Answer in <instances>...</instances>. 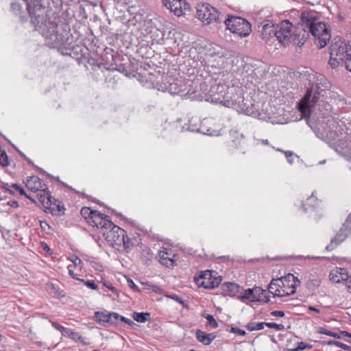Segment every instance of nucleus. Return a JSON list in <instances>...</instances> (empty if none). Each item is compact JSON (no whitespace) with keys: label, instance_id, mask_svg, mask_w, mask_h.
<instances>
[{"label":"nucleus","instance_id":"42","mask_svg":"<svg viewBox=\"0 0 351 351\" xmlns=\"http://www.w3.org/2000/svg\"><path fill=\"white\" fill-rule=\"evenodd\" d=\"M313 348V346L305 342L301 341L298 343V345L296 348H295L294 351L298 350H310Z\"/></svg>","mask_w":351,"mask_h":351},{"label":"nucleus","instance_id":"46","mask_svg":"<svg viewBox=\"0 0 351 351\" xmlns=\"http://www.w3.org/2000/svg\"><path fill=\"white\" fill-rule=\"evenodd\" d=\"M160 263L167 267H173L175 265V261L173 259L169 257H167L166 258H162V261H160Z\"/></svg>","mask_w":351,"mask_h":351},{"label":"nucleus","instance_id":"27","mask_svg":"<svg viewBox=\"0 0 351 351\" xmlns=\"http://www.w3.org/2000/svg\"><path fill=\"white\" fill-rule=\"evenodd\" d=\"M232 138L229 147L232 149H239L245 144L244 136L242 134H239L237 131L230 132Z\"/></svg>","mask_w":351,"mask_h":351},{"label":"nucleus","instance_id":"50","mask_svg":"<svg viewBox=\"0 0 351 351\" xmlns=\"http://www.w3.org/2000/svg\"><path fill=\"white\" fill-rule=\"evenodd\" d=\"M230 332L234 334H238L241 336H245L246 332L245 330L239 328L238 327H232Z\"/></svg>","mask_w":351,"mask_h":351},{"label":"nucleus","instance_id":"56","mask_svg":"<svg viewBox=\"0 0 351 351\" xmlns=\"http://www.w3.org/2000/svg\"><path fill=\"white\" fill-rule=\"evenodd\" d=\"M25 3H26V5H27V11L28 10H34V4L32 3V2H30L29 1L30 0H23ZM39 0H32V1H38Z\"/></svg>","mask_w":351,"mask_h":351},{"label":"nucleus","instance_id":"61","mask_svg":"<svg viewBox=\"0 0 351 351\" xmlns=\"http://www.w3.org/2000/svg\"><path fill=\"white\" fill-rule=\"evenodd\" d=\"M271 315L272 316H276V317H284L285 312L282 311H274L271 313Z\"/></svg>","mask_w":351,"mask_h":351},{"label":"nucleus","instance_id":"17","mask_svg":"<svg viewBox=\"0 0 351 351\" xmlns=\"http://www.w3.org/2000/svg\"><path fill=\"white\" fill-rule=\"evenodd\" d=\"M88 224L101 229L102 233L112 226V222L109 216L96 210Z\"/></svg>","mask_w":351,"mask_h":351},{"label":"nucleus","instance_id":"4","mask_svg":"<svg viewBox=\"0 0 351 351\" xmlns=\"http://www.w3.org/2000/svg\"><path fill=\"white\" fill-rule=\"evenodd\" d=\"M300 281L292 274L273 278L268 286V291L274 298L286 297L295 293Z\"/></svg>","mask_w":351,"mask_h":351},{"label":"nucleus","instance_id":"58","mask_svg":"<svg viewBox=\"0 0 351 351\" xmlns=\"http://www.w3.org/2000/svg\"><path fill=\"white\" fill-rule=\"evenodd\" d=\"M170 298L176 301L177 302L182 304L184 306H185L184 300L178 295H172L170 296Z\"/></svg>","mask_w":351,"mask_h":351},{"label":"nucleus","instance_id":"63","mask_svg":"<svg viewBox=\"0 0 351 351\" xmlns=\"http://www.w3.org/2000/svg\"><path fill=\"white\" fill-rule=\"evenodd\" d=\"M338 132L339 131H335V132H329L328 134V136L331 139L334 140L337 136H338Z\"/></svg>","mask_w":351,"mask_h":351},{"label":"nucleus","instance_id":"25","mask_svg":"<svg viewBox=\"0 0 351 351\" xmlns=\"http://www.w3.org/2000/svg\"><path fill=\"white\" fill-rule=\"evenodd\" d=\"M162 3L167 9L178 16L182 15V5H186L185 0H162Z\"/></svg>","mask_w":351,"mask_h":351},{"label":"nucleus","instance_id":"11","mask_svg":"<svg viewBox=\"0 0 351 351\" xmlns=\"http://www.w3.org/2000/svg\"><path fill=\"white\" fill-rule=\"evenodd\" d=\"M23 183L29 191L38 193L37 197H53L47 184L36 176H27Z\"/></svg>","mask_w":351,"mask_h":351},{"label":"nucleus","instance_id":"64","mask_svg":"<svg viewBox=\"0 0 351 351\" xmlns=\"http://www.w3.org/2000/svg\"><path fill=\"white\" fill-rule=\"evenodd\" d=\"M209 344L216 338V335L214 333H207Z\"/></svg>","mask_w":351,"mask_h":351},{"label":"nucleus","instance_id":"28","mask_svg":"<svg viewBox=\"0 0 351 351\" xmlns=\"http://www.w3.org/2000/svg\"><path fill=\"white\" fill-rule=\"evenodd\" d=\"M213 78L210 80H206L204 82L200 83L199 84V90L202 92L201 97L204 99L206 101H209L211 95V86L213 84Z\"/></svg>","mask_w":351,"mask_h":351},{"label":"nucleus","instance_id":"35","mask_svg":"<svg viewBox=\"0 0 351 351\" xmlns=\"http://www.w3.org/2000/svg\"><path fill=\"white\" fill-rule=\"evenodd\" d=\"M265 326V322H250L246 325V328L249 331L263 330Z\"/></svg>","mask_w":351,"mask_h":351},{"label":"nucleus","instance_id":"52","mask_svg":"<svg viewBox=\"0 0 351 351\" xmlns=\"http://www.w3.org/2000/svg\"><path fill=\"white\" fill-rule=\"evenodd\" d=\"M285 156L289 163L293 162V153L290 151H287L285 152Z\"/></svg>","mask_w":351,"mask_h":351},{"label":"nucleus","instance_id":"47","mask_svg":"<svg viewBox=\"0 0 351 351\" xmlns=\"http://www.w3.org/2000/svg\"><path fill=\"white\" fill-rule=\"evenodd\" d=\"M103 284L106 287H107L112 292V293L116 296V298H119V291L114 287H113L111 283L104 282Z\"/></svg>","mask_w":351,"mask_h":351},{"label":"nucleus","instance_id":"23","mask_svg":"<svg viewBox=\"0 0 351 351\" xmlns=\"http://www.w3.org/2000/svg\"><path fill=\"white\" fill-rule=\"evenodd\" d=\"M1 189L4 193H8L11 195H24L25 197H31L29 195H27L25 189L18 184H11L9 183H2L0 186Z\"/></svg>","mask_w":351,"mask_h":351},{"label":"nucleus","instance_id":"10","mask_svg":"<svg viewBox=\"0 0 351 351\" xmlns=\"http://www.w3.org/2000/svg\"><path fill=\"white\" fill-rule=\"evenodd\" d=\"M196 17L204 25L217 22L220 12L208 3H199L196 5Z\"/></svg>","mask_w":351,"mask_h":351},{"label":"nucleus","instance_id":"34","mask_svg":"<svg viewBox=\"0 0 351 351\" xmlns=\"http://www.w3.org/2000/svg\"><path fill=\"white\" fill-rule=\"evenodd\" d=\"M95 211V210H91L90 208L88 207H83L81 209L80 213L82 215V217L86 219L87 223H89V221L91 220V217L94 215Z\"/></svg>","mask_w":351,"mask_h":351},{"label":"nucleus","instance_id":"39","mask_svg":"<svg viewBox=\"0 0 351 351\" xmlns=\"http://www.w3.org/2000/svg\"><path fill=\"white\" fill-rule=\"evenodd\" d=\"M62 334V335L67 336L73 339H75V337L79 335V334L77 332H75L73 330H72L71 329H70L69 328H66V327H64Z\"/></svg>","mask_w":351,"mask_h":351},{"label":"nucleus","instance_id":"7","mask_svg":"<svg viewBox=\"0 0 351 351\" xmlns=\"http://www.w3.org/2000/svg\"><path fill=\"white\" fill-rule=\"evenodd\" d=\"M304 95L298 104V110L304 118H309L311 114V108L318 101L321 93L324 91L321 84L311 83Z\"/></svg>","mask_w":351,"mask_h":351},{"label":"nucleus","instance_id":"29","mask_svg":"<svg viewBox=\"0 0 351 351\" xmlns=\"http://www.w3.org/2000/svg\"><path fill=\"white\" fill-rule=\"evenodd\" d=\"M223 289L230 293V296H235L237 293H245V290L242 287L234 282H224L222 285Z\"/></svg>","mask_w":351,"mask_h":351},{"label":"nucleus","instance_id":"49","mask_svg":"<svg viewBox=\"0 0 351 351\" xmlns=\"http://www.w3.org/2000/svg\"><path fill=\"white\" fill-rule=\"evenodd\" d=\"M127 282H128V285L130 288H131L132 289H133L134 291H135L136 292L140 291V289H138V286L136 285V284L134 282V281L132 279L128 278L127 280Z\"/></svg>","mask_w":351,"mask_h":351},{"label":"nucleus","instance_id":"5","mask_svg":"<svg viewBox=\"0 0 351 351\" xmlns=\"http://www.w3.org/2000/svg\"><path fill=\"white\" fill-rule=\"evenodd\" d=\"M193 82L182 77H175L167 75L162 77V82L158 88L163 92L167 91L171 95H178L182 97L190 96L195 91L192 88Z\"/></svg>","mask_w":351,"mask_h":351},{"label":"nucleus","instance_id":"59","mask_svg":"<svg viewBox=\"0 0 351 351\" xmlns=\"http://www.w3.org/2000/svg\"><path fill=\"white\" fill-rule=\"evenodd\" d=\"M73 266L72 265H69L68 266V269H69V275L74 279H76V280H80V279H79L77 277V275L73 272V271L72 270V267Z\"/></svg>","mask_w":351,"mask_h":351},{"label":"nucleus","instance_id":"30","mask_svg":"<svg viewBox=\"0 0 351 351\" xmlns=\"http://www.w3.org/2000/svg\"><path fill=\"white\" fill-rule=\"evenodd\" d=\"M204 124V132H201L202 134H206L208 136H215L217 135V130L213 129L210 125H212L213 121L210 119L205 120L202 121Z\"/></svg>","mask_w":351,"mask_h":351},{"label":"nucleus","instance_id":"19","mask_svg":"<svg viewBox=\"0 0 351 351\" xmlns=\"http://www.w3.org/2000/svg\"><path fill=\"white\" fill-rule=\"evenodd\" d=\"M308 35L306 27L302 25V21H300V26L296 27L292 34L291 43L294 45L302 47L306 42Z\"/></svg>","mask_w":351,"mask_h":351},{"label":"nucleus","instance_id":"13","mask_svg":"<svg viewBox=\"0 0 351 351\" xmlns=\"http://www.w3.org/2000/svg\"><path fill=\"white\" fill-rule=\"evenodd\" d=\"M230 87V85L227 84L226 79H215L210 88L211 95L209 99L211 102L220 104L223 106V101H225Z\"/></svg>","mask_w":351,"mask_h":351},{"label":"nucleus","instance_id":"54","mask_svg":"<svg viewBox=\"0 0 351 351\" xmlns=\"http://www.w3.org/2000/svg\"><path fill=\"white\" fill-rule=\"evenodd\" d=\"M6 206L13 208H16L19 206L18 202L16 200H10L7 202Z\"/></svg>","mask_w":351,"mask_h":351},{"label":"nucleus","instance_id":"36","mask_svg":"<svg viewBox=\"0 0 351 351\" xmlns=\"http://www.w3.org/2000/svg\"><path fill=\"white\" fill-rule=\"evenodd\" d=\"M321 283L319 278L310 279L306 282V288L311 291H315L318 289Z\"/></svg>","mask_w":351,"mask_h":351},{"label":"nucleus","instance_id":"12","mask_svg":"<svg viewBox=\"0 0 351 351\" xmlns=\"http://www.w3.org/2000/svg\"><path fill=\"white\" fill-rule=\"evenodd\" d=\"M217 272L209 270L200 271L198 275L194 277V281L198 287L205 289H214L218 287L221 282V278L217 276Z\"/></svg>","mask_w":351,"mask_h":351},{"label":"nucleus","instance_id":"8","mask_svg":"<svg viewBox=\"0 0 351 351\" xmlns=\"http://www.w3.org/2000/svg\"><path fill=\"white\" fill-rule=\"evenodd\" d=\"M102 234L110 245L114 247H117L118 248L123 247L127 252L130 250L131 247L133 245L126 232L113 223L109 229H106L102 232Z\"/></svg>","mask_w":351,"mask_h":351},{"label":"nucleus","instance_id":"14","mask_svg":"<svg viewBox=\"0 0 351 351\" xmlns=\"http://www.w3.org/2000/svg\"><path fill=\"white\" fill-rule=\"evenodd\" d=\"M242 300H247L252 302H260L262 303H267L270 300V296L266 295V291L259 287L245 290V293L238 297Z\"/></svg>","mask_w":351,"mask_h":351},{"label":"nucleus","instance_id":"2","mask_svg":"<svg viewBox=\"0 0 351 351\" xmlns=\"http://www.w3.org/2000/svg\"><path fill=\"white\" fill-rule=\"evenodd\" d=\"M302 25L306 27L315 38V44L319 48H324L330 39V31L325 22L319 21V14L313 10H304L301 12Z\"/></svg>","mask_w":351,"mask_h":351},{"label":"nucleus","instance_id":"31","mask_svg":"<svg viewBox=\"0 0 351 351\" xmlns=\"http://www.w3.org/2000/svg\"><path fill=\"white\" fill-rule=\"evenodd\" d=\"M149 313H134L133 318L135 321L139 323H145L150 319Z\"/></svg>","mask_w":351,"mask_h":351},{"label":"nucleus","instance_id":"3","mask_svg":"<svg viewBox=\"0 0 351 351\" xmlns=\"http://www.w3.org/2000/svg\"><path fill=\"white\" fill-rule=\"evenodd\" d=\"M243 97V89L242 87L235 86L232 84L228 94L226 95L225 101H223V106L228 108H232L237 110L240 109L243 111L247 115L254 117H258L260 113L256 109L254 105L251 106H246Z\"/></svg>","mask_w":351,"mask_h":351},{"label":"nucleus","instance_id":"38","mask_svg":"<svg viewBox=\"0 0 351 351\" xmlns=\"http://www.w3.org/2000/svg\"><path fill=\"white\" fill-rule=\"evenodd\" d=\"M328 345H332V346H336L338 348H341L345 350H348V351H350L351 350V347L345 344V343H343L340 341H335V340H330L328 341Z\"/></svg>","mask_w":351,"mask_h":351},{"label":"nucleus","instance_id":"55","mask_svg":"<svg viewBox=\"0 0 351 351\" xmlns=\"http://www.w3.org/2000/svg\"><path fill=\"white\" fill-rule=\"evenodd\" d=\"M344 228L351 230V213L348 216L346 221L344 222Z\"/></svg>","mask_w":351,"mask_h":351},{"label":"nucleus","instance_id":"40","mask_svg":"<svg viewBox=\"0 0 351 351\" xmlns=\"http://www.w3.org/2000/svg\"><path fill=\"white\" fill-rule=\"evenodd\" d=\"M204 318L208 320V324L213 328L218 327V323L212 315H206V316H204Z\"/></svg>","mask_w":351,"mask_h":351},{"label":"nucleus","instance_id":"16","mask_svg":"<svg viewBox=\"0 0 351 351\" xmlns=\"http://www.w3.org/2000/svg\"><path fill=\"white\" fill-rule=\"evenodd\" d=\"M45 208V213L53 216H62L64 214L65 208L59 199H38Z\"/></svg>","mask_w":351,"mask_h":351},{"label":"nucleus","instance_id":"15","mask_svg":"<svg viewBox=\"0 0 351 351\" xmlns=\"http://www.w3.org/2000/svg\"><path fill=\"white\" fill-rule=\"evenodd\" d=\"M277 26V40L284 46L289 45L292 40V23L289 20H284Z\"/></svg>","mask_w":351,"mask_h":351},{"label":"nucleus","instance_id":"32","mask_svg":"<svg viewBox=\"0 0 351 351\" xmlns=\"http://www.w3.org/2000/svg\"><path fill=\"white\" fill-rule=\"evenodd\" d=\"M195 337H196L197 339L198 340V341L201 342L204 345H205V346L210 345L209 342H208L207 333H206L205 332H204L199 329H197L195 332Z\"/></svg>","mask_w":351,"mask_h":351},{"label":"nucleus","instance_id":"26","mask_svg":"<svg viewBox=\"0 0 351 351\" xmlns=\"http://www.w3.org/2000/svg\"><path fill=\"white\" fill-rule=\"evenodd\" d=\"M182 129L192 132H204V124L202 121L197 117L190 119L188 123L182 127Z\"/></svg>","mask_w":351,"mask_h":351},{"label":"nucleus","instance_id":"44","mask_svg":"<svg viewBox=\"0 0 351 351\" xmlns=\"http://www.w3.org/2000/svg\"><path fill=\"white\" fill-rule=\"evenodd\" d=\"M25 160L29 164V165H32L36 170L39 171L40 172H41L42 173L46 175L48 177H50V178H53L52 176H51L49 173H48L47 172H46L45 170H43L42 168L35 165L33 162V161L29 159V158H25Z\"/></svg>","mask_w":351,"mask_h":351},{"label":"nucleus","instance_id":"37","mask_svg":"<svg viewBox=\"0 0 351 351\" xmlns=\"http://www.w3.org/2000/svg\"><path fill=\"white\" fill-rule=\"evenodd\" d=\"M317 332L319 334H323V335H328L330 337H332L336 339H340V335L339 334L334 332L332 331L328 330L322 327L319 328L318 330H317Z\"/></svg>","mask_w":351,"mask_h":351},{"label":"nucleus","instance_id":"20","mask_svg":"<svg viewBox=\"0 0 351 351\" xmlns=\"http://www.w3.org/2000/svg\"><path fill=\"white\" fill-rule=\"evenodd\" d=\"M277 24L273 21H267L263 25L261 35L263 39L267 42L270 38L276 37L277 38Z\"/></svg>","mask_w":351,"mask_h":351},{"label":"nucleus","instance_id":"62","mask_svg":"<svg viewBox=\"0 0 351 351\" xmlns=\"http://www.w3.org/2000/svg\"><path fill=\"white\" fill-rule=\"evenodd\" d=\"M181 9L182 10V15L185 14L186 11H190L191 10V7H190L189 3L186 2V5H182V8Z\"/></svg>","mask_w":351,"mask_h":351},{"label":"nucleus","instance_id":"43","mask_svg":"<svg viewBox=\"0 0 351 351\" xmlns=\"http://www.w3.org/2000/svg\"><path fill=\"white\" fill-rule=\"evenodd\" d=\"M88 62L90 65L93 66H97L99 69H101L102 67L106 68L105 64L102 62L95 60L94 58H89Z\"/></svg>","mask_w":351,"mask_h":351},{"label":"nucleus","instance_id":"1","mask_svg":"<svg viewBox=\"0 0 351 351\" xmlns=\"http://www.w3.org/2000/svg\"><path fill=\"white\" fill-rule=\"evenodd\" d=\"M29 1L32 3V0ZM32 3L34 9L28 10L31 23L45 38V45L58 49L62 55H70L64 51L69 40V25L49 9L48 0H39Z\"/></svg>","mask_w":351,"mask_h":351},{"label":"nucleus","instance_id":"48","mask_svg":"<svg viewBox=\"0 0 351 351\" xmlns=\"http://www.w3.org/2000/svg\"><path fill=\"white\" fill-rule=\"evenodd\" d=\"M119 319H120L121 321L123 322L124 323H125L126 324H128V326H130L132 328H134L135 326H137L136 324L134 323L132 319L125 317L120 315H119Z\"/></svg>","mask_w":351,"mask_h":351},{"label":"nucleus","instance_id":"6","mask_svg":"<svg viewBox=\"0 0 351 351\" xmlns=\"http://www.w3.org/2000/svg\"><path fill=\"white\" fill-rule=\"evenodd\" d=\"M328 64L332 69L345 66L351 72V45L343 43H332Z\"/></svg>","mask_w":351,"mask_h":351},{"label":"nucleus","instance_id":"18","mask_svg":"<svg viewBox=\"0 0 351 351\" xmlns=\"http://www.w3.org/2000/svg\"><path fill=\"white\" fill-rule=\"evenodd\" d=\"M119 315L117 313H108L107 311L104 312L96 311L94 315V319L103 326L115 325L117 324Z\"/></svg>","mask_w":351,"mask_h":351},{"label":"nucleus","instance_id":"9","mask_svg":"<svg viewBox=\"0 0 351 351\" xmlns=\"http://www.w3.org/2000/svg\"><path fill=\"white\" fill-rule=\"evenodd\" d=\"M224 23L227 29L241 38L247 37L252 32L251 24L247 20L241 16L228 14Z\"/></svg>","mask_w":351,"mask_h":351},{"label":"nucleus","instance_id":"33","mask_svg":"<svg viewBox=\"0 0 351 351\" xmlns=\"http://www.w3.org/2000/svg\"><path fill=\"white\" fill-rule=\"evenodd\" d=\"M11 10L15 15H17L20 17L21 21H24V16L21 15V14L23 13L22 6L19 3H12Z\"/></svg>","mask_w":351,"mask_h":351},{"label":"nucleus","instance_id":"22","mask_svg":"<svg viewBox=\"0 0 351 351\" xmlns=\"http://www.w3.org/2000/svg\"><path fill=\"white\" fill-rule=\"evenodd\" d=\"M335 150L345 156H351V136L346 134L337 142Z\"/></svg>","mask_w":351,"mask_h":351},{"label":"nucleus","instance_id":"45","mask_svg":"<svg viewBox=\"0 0 351 351\" xmlns=\"http://www.w3.org/2000/svg\"><path fill=\"white\" fill-rule=\"evenodd\" d=\"M83 282L84 285L90 289L96 290L98 288V285L95 283L94 280H80Z\"/></svg>","mask_w":351,"mask_h":351},{"label":"nucleus","instance_id":"60","mask_svg":"<svg viewBox=\"0 0 351 351\" xmlns=\"http://www.w3.org/2000/svg\"><path fill=\"white\" fill-rule=\"evenodd\" d=\"M51 325L54 328H56L58 330H60L61 332H62V331L64 328V326H61L60 324H59L57 322H51Z\"/></svg>","mask_w":351,"mask_h":351},{"label":"nucleus","instance_id":"24","mask_svg":"<svg viewBox=\"0 0 351 351\" xmlns=\"http://www.w3.org/2000/svg\"><path fill=\"white\" fill-rule=\"evenodd\" d=\"M1 189L4 193H8L11 195H24L25 197H31L29 195H27L25 189L18 184H11L9 183H2L0 186Z\"/></svg>","mask_w":351,"mask_h":351},{"label":"nucleus","instance_id":"21","mask_svg":"<svg viewBox=\"0 0 351 351\" xmlns=\"http://www.w3.org/2000/svg\"><path fill=\"white\" fill-rule=\"evenodd\" d=\"M351 232V230H348L344 228V223L342 228L337 233L335 237L331 239L330 243L326 247V250L328 251H332L335 249L338 245L342 243L348 237V233Z\"/></svg>","mask_w":351,"mask_h":351},{"label":"nucleus","instance_id":"57","mask_svg":"<svg viewBox=\"0 0 351 351\" xmlns=\"http://www.w3.org/2000/svg\"><path fill=\"white\" fill-rule=\"evenodd\" d=\"M69 260L73 262L75 266L80 265L82 263V260L78 257L73 256L72 258H70Z\"/></svg>","mask_w":351,"mask_h":351},{"label":"nucleus","instance_id":"41","mask_svg":"<svg viewBox=\"0 0 351 351\" xmlns=\"http://www.w3.org/2000/svg\"><path fill=\"white\" fill-rule=\"evenodd\" d=\"M265 326L270 328H274L276 330H284L285 329V326L282 324L265 322Z\"/></svg>","mask_w":351,"mask_h":351},{"label":"nucleus","instance_id":"51","mask_svg":"<svg viewBox=\"0 0 351 351\" xmlns=\"http://www.w3.org/2000/svg\"><path fill=\"white\" fill-rule=\"evenodd\" d=\"M67 189H69L70 191H73L75 195H83L84 197H92L91 196H89L88 195H86L83 192H80L77 190H75V189H73L72 186H69V187H67Z\"/></svg>","mask_w":351,"mask_h":351},{"label":"nucleus","instance_id":"53","mask_svg":"<svg viewBox=\"0 0 351 351\" xmlns=\"http://www.w3.org/2000/svg\"><path fill=\"white\" fill-rule=\"evenodd\" d=\"M112 70H116L121 73H125V75H128V69L123 65L117 66L116 68L112 69Z\"/></svg>","mask_w":351,"mask_h":351}]
</instances>
